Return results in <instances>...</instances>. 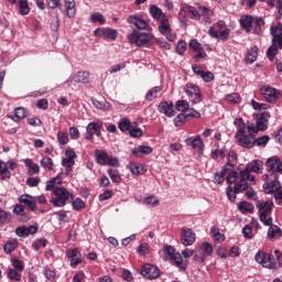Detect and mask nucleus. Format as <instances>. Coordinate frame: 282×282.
<instances>
[{
  "label": "nucleus",
  "mask_w": 282,
  "mask_h": 282,
  "mask_svg": "<svg viewBox=\"0 0 282 282\" xmlns=\"http://www.w3.org/2000/svg\"><path fill=\"white\" fill-rule=\"evenodd\" d=\"M142 204H144L145 206H150L151 208H155V206H160V200L155 198L154 195H151L143 198Z\"/></svg>",
  "instance_id": "nucleus-38"
},
{
  "label": "nucleus",
  "mask_w": 282,
  "mask_h": 282,
  "mask_svg": "<svg viewBox=\"0 0 282 282\" xmlns=\"http://www.w3.org/2000/svg\"><path fill=\"white\" fill-rule=\"evenodd\" d=\"M265 167L270 174H264L265 183L262 188H264L265 193L270 195V193H274V191H279V188H281V182H279V175H282L281 158L276 155L269 158L265 161Z\"/></svg>",
  "instance_id": "nucleus-1"
},
{
  "label": "nucleus",
  "mask_w": 282,
  "mask_h": 282,
  "mask_svg": "<svg viewBox=\"0 0 282 282\" xmlns=\"http://www.w3.org/2000/svg\"><path fill=\"white\" fill-rule=\"evenodd\" d=\"M109 154L105 150H95V160L100 166H107Z\"/></svg>",
  "instance_id": "nucleus-21"
},
{
  "label": "nucleus",
  "mask_w": 282,
  "mask_h": 282,
  "mask_svg": "<svg viewBox=\"0 0 282 282\" xmlns=\"http://www.w3.org/2000/svg\"><path fill=\"white\" fill-rule=\"evenodd\" d=\"M19 10L22 17L30 14V4L28 3V0H19Z\"/></svg>",
  "instance_id": "nucleus-41"
},
{
  "label": "nucleus",
  "mask_w": 282,
  "mask_h": 282,
  "mask_svg": "<svg viewBox=\"0 0 282 282\" xmlns=\"http://www.w3.org/2000/svg\"><path fill=\"white\" fill-rule=\"evenodd\" d=\"M141 274L145 279H149L150 281H153V279H160L161 271L158 267L153 264H145L141 269Z\"/></svg>",
  "instance_id": "nucleus-10"
},
{
  "label": "nucleus",
  "mask_w": 282,
  "mask_h": 282,
  "mask_svg": "<svg viewBox=\"0 0 282 282\" xmlns=\"http://www.w3.org/2000/svg\"><path fill=\"white\" fill-rule=\"evenodd\" d=\"M198 13H200V17L204 18V23H210V17L214 14L213 10L205 6H198Z\"/></svg>",
  "instance_id": "nucleus-27"
},
{
  "label": "nucleus",
  "mask_w": 282,
  "mask_h": 282,
  "mask_svg": "<svg viewBox=\"0 0 282 282\" xmlns=\"http://www.w3.org/2000/svg\"><path fill=\"white\" fill-rule=\"evenodd\" d=\"M7 276L11 281H21V273L15 269H8Z\"/></svg>",
  "instance_id": "nucleus-48"
},
{
  "label": "nucleus",
  "mask_w": 282,
  "mask_h": 282,
  "mask_svg": "<svg viewBox=\"0 0 282 282\" xmlns=\"http://www.w3.org/2000/svg\"><path fill=\"white\" fill-rule=\"evenodd\" d=\"M25 118H28V112H25V108L23 107L15 108V115L14 117H11L14 122H20V120H23Z\"/></svg>",
  "instance_id": "nucleus-35"
},
{
  "label": "nucleus",
  "mask_w": 282,
  "mask_h": 282,
  "mask_svg": "<svg viewBox=\"0 0 282 282\" xmlns=\"http://www.w3.org/2000/svg\"><path fill=\"white\" fill-rule=\"evenodd\" d=\"M253 142H254L256 147L265 148V147H268V142H270V135L264 134L262 137H259V138L254 139Z\"/></svg>",
  "instance_id": "nucleus-42"
},
{
  "label": "nucleus",
  "mask_w": 282,
  "mask_h": 282,
  "mask_svg": "<svg viewBox=\"0 0 282 282\" xmlns=\"http://www.w3.org/2000/svg\"><path fill=\"white\" fill-rule=\"evenodd\" d=\"M57 142L62 147L67 144L69 142V137L67 135V132H58L57 133Z\"/></svg>",
  "instance_id": "nucleus-55"
},
{
  "label": "nucleus",
  "mask_w": 282,
  "mask_h": 282,
  "mask_svg": "<svg viewBox=\"0 0 282 282\" xmlns=\"http://www.w3.org/2000/svg\"><path fill=\"white\" fill-rule=\"evenodd\" d=\"M236 140L243 149H252L254 147L253 134H242L240 137H237Z\"/></svg>",
  "instance_id": "nucleus-15"
},
{
  "label": "nucleus",
  "mask_w": 282,
  "mask_h": 282,
  "mask_svg": "<svg viewBox=\"0 0 282 282\" xmlns=\"http://www.w3.org/2000/svg\"><path fill=\"white\" fill-rule=\"evenodd\" d=\"M176 52L182 56V54H184V52H186V42L184 41H178L177 45H176Z\"/></svg>",
  "instance_id": "nucleus-63"
},
{
  "label": "nucleus",
  "mask_w": 282,
  "mask_h": 282,
  "mask_svg": "<svg viewBox=\"0 0 282 282\" xmlns=\"http://www.w3.org/2000/svg\"><path fill=\"white\" fill-rule=\"evenodd\" d=\"M270 32L272 37L282 36V23L279 22L276 25H272Z\"/></svg>",
  "instance_id": "nucleus-51"
},
{
  "label": "nucleus",
  "mask_w": 282,
  "mask_h": 282,
  "mask_svg": "<svg viewBox=\"0 0 282 282\" xmlns=\"http://www.w3.org/2000/svg\"><path fill=\"white\" fill-rule=\"evenodd\" d=\"M206 256L204 254V252L202 250H196L195 251V254H194V258H193V261L194 263H196L197 265L204 263V261H206Z\"/></svg>",
  "instance_id": "nucleus-43"
},
{
  "label": "nucleus",
  "mask_w": 282,
  "mask_h": 282,
  "mask_svg": "<svg viewBox=\"0 0 282 282\" xmlns=\"http://www.w3.org/2000/svg\"><path fill=\"white\" fill-rule=\"evenodd\" d=\"M195 232L193 231V229L188 228V227H183L182 228V239L181 242L183 243V246H193L195 243Z\"/></svg>",
  "instance_id": "nucleus-12"
},
{
  "label": "nucleus",
  "mask_w": 282,
  "mask_h": 282,
  "mask_svg": "<svg viewBox=\"0 0 282 282\" xmlns=\"http://www.w3.org/2000/svg\"><path fill=\"white\" fill-rule=\"evenodd\" d=\"M185 94L188 96V98L192 99L193 105H199L204 98L202 97V90L199 89V86L188 83L184 87Z\"/></svg>",
  "instance_id": "nucleus-6"
},
{
  "label": "nucleus",
  "mask_w": 282,
  "mask_h": 282,
  "mask_svg": "<svg viewBox=\"0 0 282 282\" xmlns=\"http://www.w3.org/2000/svg\"><path fill=\"white\" fill-rule=\"evenodd\" d=\"M171 259L175 263L176 268H180L182 272L186 270V265H184V258H182V254L180 252H176Z\"/></svg>",
  "instance_id": "nucleus-34"
},
{
  "label": "nucleus",
  "mask_w": 282,
  "mask_h": 282,
  "mask_svg": "<svg viewBox=\"0 0 282 282\" xmlns=\"http://www.w3.org/2000/svg\"><path fill=\"white\" fill-rule=\"evenodd\" d=\"M185 12H187V17L191 18L192 21H199L202 19V14L199 13V7L195 8L187 4V8H185Z\"/></svg>",
  "instance_id": "nucleus-24"
},
{
  "label": "nucleus",
  "mask_w": 282,
  "mask_h": 282,
  "mask_svg": "<svg viewBox=\"0 0 282 282\" xmlns=\"http://www.w3.org/2000/svg\"><path fill=\"white\" fill-rule=\"evenodd\" d=\"M91 102L96 109H99L100 111H109V108L111 107V104H109L107 100H98V99H91Z\"/></svg>",
  "instance_id": "nucleus-32"
},
{
  "label": "nucleus",
  "mask_w": 282,
  "mask_h": 282,
  "mask_svg": "<svg viewBox=\"0 0 282 282\" xmlns=\"http://www.w3.org/2000/svg\"><path fill=\"white\" fill-rule=\"evenodd\" d=\"M20 204H24L32 213H36V199L30 194H23L19 197Z\"/></svg>",
  "instance_id": "nucleus-16"
},
{
  "label": "nucleus",
  "mask_w": 282,
  "mask_h": 282,
  "mask_svg": "<svg viewBox=\"0 0 282 282\" xmlns=\"http://www.w3.org/2000/svg\"><path fill=\"white\" fill-rule=\"evenodd\" d=\"M185 144H192V149H204V141L200 135L194 137V139H186Z\"/></svg>",
  "instance_id": "nucleus-29"
},
{
  "label": "nucleus",
  "mask_w": 282,
  "mask_h": 282,
  "mask_svg": "<svg viewBox=\"0 0 282 282\" xmlns=\"http://www.w3.org/2000/svg\"><path fill=\"white\" fill-rule=\"evenodd\" d=\"M238 210H240V213H242L243 215L248 214V213H254V205L242 200L240 203H238Z\"/></svg>",
  "instance_id": "nucleus-30"
},
{
  "label": "nucleus",
  "mask_w": 282,
  "mask_h": 282,
  "mask_svg": "<svg viewBox=\"0 0 282 282\" xmlns=\"http://www.w3.org/2000/svg\"><path fill=\"white\" fill-rule=\"evenodd\" d=\"M269 230H268V237L270 239H274V237H276V235H281V228H279V226L276 225H269Z\"/></svg>",
  "instance_id": "nucleus-49"
},
{
  "label": "nucleus",
  "mask_w": 282,
  "mask_h": 282,
  "mask_svg": "<svg viewBox=\"0 0 282 282\" xmlns=\"http://www.w3.org/2000/svg\"><path fill=\"white\" fill-rule=\"evenodd\" d=\"M273 47H278V50H282V36L272 37Z\"/></svg>",
  "instance_id": "nucleus-64"
},
{
  "label": "nucleus",
  "mask_w": 282,
  "mask_h": 282,
  "mask_svg": "<svg viewBox=\"0 0 282 282\" xmlns=\"http://www.w3.org/2000/svg\"><path fill=\"white\" fill-rule=\"evenodd\" d=\"M151 153H153V148L149 145H139L132 150L134 158H144V155H151Z\"/></svg>",
  "instance_id": "nucleus-18"
},
{
  "label": "nucleus",
  "mask_w": 282,
  "mask_h": 282,
  "mask_svg": "<svg viewBox=\"0 0 282 282\" xmlns=\"http://www.w3.org/2000/svg\"><path fill=\"white\" fill-rule=\"evenodd\" d=\"M241 191H243V187H238L237 184L234 187L228 186L226 189V195L229 202H235V199H237L238 193H241Z\"/></svg>",
  "instance_id": "nucleus-25"
},
{
  "label": "nucleus",
  "mask_w": 282,
  "mask_h": 282,
  "mask_svg": "<svg viewBox=\"0 0 282 282\" xmlns=\"http://www.w3.org/2000/svg\"><path fill=\"white\" fill-rule=\"evenodd\" d=\"M41 166L47 169L48 171L54 170V161L50 156H45L41 160Z\"/></svg>",
  "instance_id": "nucleus-47"
},
{
  "label": "nucleus",
  "mask_w": 282,
  "mask_h": 282,
  "mask_svg": "<svg viewBox=\"0 0 282 282\" xmlns=\"http://www.w3.org/2000/svg\"><path fill=\"white\" fill-rule=\"evenodd\" d=\"M227 102H239L241 96L238 93H232L226 96Z\"/></svg>",
  "instance_id": "nucleus-60"
},
{
  "label": "nucleus",
  "mask_w": 282,
  "mask_h": 282,
  "mask_svg": "<svg viewBox=\"0 0 282 282\" xmlns=\"http://www.w3.org/2000/svg\"><path fill=\"white\" fill-rule=\"evenodd\" d=\"M176 109L177 111H188L191 109V104H188L186 100H178L176 101Z\"/></svg>",
  "instance_id": "nucleus-52"
},
{
  "label": "nucleus",
  "mask_w": 282,
  "mask_h": 282,
  "mask_svg": "<svg viewBox=\"0 0 282 282\" xmlns=\"http://www.w3.org/2000/svg\"><path fill=\"white\" fill-rule=\"evenodd\" d=\"M12 220V214L8 213L7 210L0 209V226L3 224H9Z\"/></svg>",
  "instance_id": "nucleus-44"
},
{
  "label": "nucleus",
  "mask_w": 282,
  "mask_h": 282,
  "mask_svg": "<svg viewBox=\"0 0 282 282\" xmlns=\"http://www.w3.org/2000/svg\"><path fill=\"white\" fill-rule=\"evenodd\" d=\"M209 36L212 39H219L220 41H230V29L215 30V28H209L208 30Z\"/></svg>",
  "instance_id": "nucleus-14"
},
{
  "label": "nucleus",
  "mask_w": 282,
  "mask_h": 282,
  "mask_svg": "<svg viewBox=\"0 0 282 282\" xmlns=\"http://www.w3.org/2000/svg\"><path fill=\"white\" fill-rule=\"evenodd\" d=\"M128 23H130V25H135L137 30H148V32H151V28L149 26V22L145 21L144 19H141L138 15H130L128 18Z\"/></svg>",
  "instance_id": "nucleus-11"
},
{
  "label": "nucleus",
  "mask_w": 282,
  "mask_h": 282,
  "mask_svg": "<svg viewBox=\"0 0 282 282\" xmlns=\"http://www.w3.org/2000/svg\"><path fill=\"white\" fill-rule=\"evenodd\" d=\"M158 29L160 34L165 36L166 41H169L170 43H173V41H175L176 35L173 32V29H171V24L169 23L167 18H163V20L160 21Z\"/></svg>",
  "instance_id": "nucleus-7"
},
{
  "label": "nucleus",
  "mask_w": 282,
  "mask_h": 282,
  "mask_svg": "<svg viewBox=\"0 0 282 282\" xmlns=\"http://www.w3.org/2000/svg\"><path fill=\"white\" fill-rule=\"evenodd\" d=\"M159 113H163L166 118H173L175 116V106L173 102L161 101L158 106Z\"/></svg>",
  "instance_id": "nucleus-13"
},
{
  "label": "nucleus",
  "mask_w": 282,
  "mask_h": 282,
  "mask_svg": "<svg viewBox=\"0 0 282 282\" xmlns=\"http://www.w3.org/2000/svg\"><path fill=\"white\" fill-rule=\"evenodd\" d=\"M127 39L131 45H135L137 47H147L155 36L151 33L133 29L132 32L127 35Z\"/></svg>",
  "instance_id": "nucleus-3"
},
{
  "label": "nucleus",
  "mask_w": 282,
  "mask_h": 282,
  "mask_svg": "<svg viewBox=\"0 0 282 282\" xmlns=\"http://www.w3.org/2000/svg\"><path fill=\"white\" fill-rule=\"evenodd\" d=\"M263 25H265V20H263V18H256L253 33L261 34Z\"/></svg>",
  "instance_id": "nucleus-46"
},
{
  "label": "nucleus",
  "mask_w": 282,
  "mask_h": 282,
  "mask_svg": "<svg viewBox=\"0 0 282 282\" xmlns=\"http://www.w3.org/2000/svg\"><path fill=\"white\" fill-rule=\"evenodd\" d=\"M259 131H265L268 129L269 121L265 117H259L256 121Z\"/></svg>",
  "instance_id": "nucleus-50"
},
{
  "label": "nucleus",
  "mask_w": 282,
  "mask_h": 282,
  "mask_svg": "<svg viewBox=\"0 0 282 282\" xmlns=\"http://www.w3.org/2000/svg\"><path fill=\"white\" fill-rule=\"evenodd\" d=\"M150 14L155 21H163L166 19V14L162 12V9H160L158 6L152 4L150 7Z\"/></svg>",
  "instance_id": "nucleus-23"
},
{
  "label": "nucleus",
  "mask_w": 282,
  "mask_h": 282,
  "mask_svg": "<svg viewBox=\"0 0 282 282\" xmlns=\"http://www.w3.org/2000/svg\"><path fill=\"white\" fill-rule=\"evenodd\" d=\"M212 160H217V158H226V150H213L210 152Z\"/></svg>",
  "instance_id": "nucleus-59"
},
{
  "label": "nucleus",
  "mask_w": 282,
  "mask_h": 282,
  "mask_svg": "<svg viewBox=\"0 0 282 282\" xmlns=\"http://www.w3.org/2000/svg\"><path fill=\"white\" fill-rule=\"evenodd\" d=\"M257 263L262 264V268H268L269 270H276V262H274V256L265 253L263 251H258L254 256Z\"/></svg>",
  "instance_id": "nucleus-5"
},
{
  "label": "nucleus",
  "mask_w": 282,
  "mask_h": 282,
  "mask_svg": "<svg viewBox=\"0 0 282 282\" xmlns=\"http://www.w3.org/2000/svg\"><path fill=\"white\" fill-rule=\"evenodd\" d=\"M187 119L188 117L186 116V113H178L176 118H174V127H182V124H184Z\"/></svg>",
  "instance_id": "nucleus-53"
},
{
  "label": "nucleus",
  "mask_w": 282,
  "mask_h": 282,
  "mask_svg": "<svg viewBox=\"0 0 282 282\" xmlns=\"http://www.w3.org/2000/svg\"><path fill=\"white\" fill-rule=\"evenodd\" d=\"M12 172H10L8 163L0 161V180H10Z\"/></svg>",
  "instance_id": "nucleus-28"
},
{
  "label": "nucleus",
  "mask_w": 282,
  "mask_h": 282,
  "mask_svg": "<svg viewBox=\"0 0 282 282\" xmlns=\"http://www.w3.org/2000/svg\"><path fill=\"white\" fill-rule=\"evenodd\" d=\"M276 54H279V48L274 45H271L268 50H267V56L269 58V61H274V56H276Z\"/></svg>",
  "instance_id": "nucleus-56"
},
{
  "label": "nucleus",
  "mask_w": 282,
  "mask_h": 282,
  "mask_svg": "<svg viewBox=\"0 0 282 282\" xmlns=\"http://www.w3.org/2000/svg\"><path fill=\"white\" fill-rule=\"evenodd\" d=\"M94 34L95 36H104L105 39H111V41H116V39H118V31L111 29H96Z\"/></svg>",
  "instance_id": "nucleus-17"
},
{
  "label": "nucleus",
  "mask_w": 282,
  "mask_h": 282,
  "mask_svg": "<svg viewBox=\"0 0 282 282\" xmlns=\"http://www.w3.org/2000/svg\"><path fill=\"white\" fill-rule=\"evenodd\" d=\"M260 94L267 102H276L279 98V90L271 86H262L260 88Z\"/></svg>",
  "instance_id": "nucleus-9"
},
{
  "label": "nucleus",
  "mask_w": 282,
  "mask_h": 282,
  "mask_svg": "<svg viewBox=\"0 0 282 282\" xmlns=\"http://www.w3.org/2000/svg\"><path fill=\"white\" fill-rule=\"evenodd\" d=\"M226 180L227 184H235V182L239 180V173H237V171H232L231 173L228 174Z\"/></svg>",
  "instance_id": "nucleus-61"
},
{
  "label": "nucleus",
  "mask_w": 282,
  "mask_h": 282,
  "mask_svg": "<svg viewBox=\"0 0 282 282\" xmlns=\"http://www.w3.org/2000/svg\"><path fill=\"white\" fill-rule=\"evenodd\" d=\"M160 91H162V86L151 88L145 95V100H148V102H153V100L158 98V94H160Z\"/></svg>",
  "instance_id": "nucleus-31"
},
{
  "label": "nucleus",
  "mask_w": 282,
  "mask_h": 282,
  "mask_svg": "<svg viewBox=\"0 0 282 282\" xmlns=\"http://www.w3.org/2000/svg\"><path fill=\"white\" fill-rule=\"evenodd\" d=\"M70 202L75 210H83V208L85 207V202L82 198H76L75 200L73 198V200Z\"/></svg>",
  "instance_id": "nucleus-58"
},
{
  "label": "nucleus",
  "mask_w": 282,
  "mask_h": 282,
  "mask_svg": "<svg viewBox=\"0 0 282 282\" xmlns=\"http://www.w3.org/2000/svg\"><path fill=\"white\" fill-rule=\"evenodd\" d=\"M107 173L110 180L115 182V184H119V182H122V177L120 176V172L118 170L109 169Z\"/></svg>",
  "instance_id": "nucleus-40"
},
{
  "label": "nucleus",
  "mask_w": 282,
  "mask_h": 282,
  "mask_svg": "<svg viewBox=\"0 0 282 282\" xmlns=\"http://www.w3.org/2000/svg\"><path fill=\"white\" fill-rule=\"evenodd\" d=\"M187 4H183L181 7V10L178 12V21L182 23H186L188 20L186 17H188V12L186 11Z\"/></svg>",
  "instance_id": "nucleus-54"
},
{
  "label": "nucleus",
  "mask_w": 282,
  "mask_h": 282,
  "mask_svg": "<svg viewBox=\"0 0 282 282\" xmlns=\"http://www.w3.org/2000/svg\"><path fill=\"white\" fill-rule=\"evenodd\" d=\"M256 206L258 208L260 221L263 223L264 226H272V217H269V215H271L274 209V203L271 200H257Z\"/></svg>",
  "instance_id": "nucleus-4"
},
{
  "label": "nucleus",
  "mask_w": 282,
  "mask_h": 282,
  "mask_svg": "<svg viewBox=\"0 0 282 282\" xmlns=\"http://www.w3.org/2000/svg\"><path fill=\"white\" fill-rule=\"evenodd\" d=\"M252 23H254V18L252 15H242L240 18V25L248 34L252 32Z\"/></svg>",
  "instance_id": "nucleus-19"
},
{
  "label": "nucleus",
  "mask_w": 282,
  "mask_h": 282,
  "mask_svg": "<svg viewBox=\"0 0 282 282\" xmlns=\"http://www.w3.org/2000/svg\"><path fill=\"white\" fill-rule=\"evenodd\" d=\"M102 129V121H93L87 124L86 127V140H94V135H97V138H100L102 133L100 130Z\"/></svg>",
  "instance_id": "nucleus-8"
},
{
  "label": "nucleus",
  "mask_w": 282,
  "mask_h": 282,
  "mask_svg": "<svg viewBox=\"0 0 282 282\" xmlns=\"http://www.w3.org/2000/svg\"><path fill=\"white\" fill-rule=\"evenodd\" d=\"M63 184V177L57 175L46 182L45 191L53 193L55 197L51 198V204L56 208H63L66 206L67 202H74V194L69 193L65 187H58Z\"/></svg>",
  "instance_id": "nucleus-2"
},
{
  "label": "nucleus",
  "mask_w": 282,
  "mask_h": 282,
  "mask_svg": "<svg viewBox=\"0 0 282 282\" xmlns=\"http://www.w3.org/2000/svg\"><path fill=\"white\" fill-rule=\"evenodd\" d=\"M15 235L17 237H28V227L25 226H20L18 228H15Z\"/></svg>",
  "instance_id": "nucleus-62"
},
{
  "label": "nucleus",
  "mask_w": 282,
  "mask_h": 282,
  "mask_svg": "<svg viewBox=\"0 0 282 282\" xmlns=\"http://www.w3.org/2000/svg\"><path fill=\"white\" fill-rule=\"evenodd\" d=\"M74 83H82L83 85H87L89 83V72L79 70L73 76Z\"/></svg>",
  "instance_id": "nucleus-22"
},
{
  "label": "nucleus",
  "mask_w": 282,
  "mask_h": 282,
  "mask_svg": "<svg viewBox=\"0 0 282 282\" xmlns=\"http://www.w3.org/2000/svg\"><path fill=\"white\" fill-rule=\"evenodd\" d=\"M143 133L144 132L142 131V129L135 128L133 126L129 130V134H130L131 138H142Z\"/></svg>",
  "instance_id": "nucleus-57"
},
{
  "label": "nucleus",
  "mask_w": 282,
  "mask_h": 282,
  "mask_svg": "<svg viewBox=\"0 0 282 282\" xmlns=\"http://www.w3.org/2000/svg\"><path fill=\"white\" fill-rule=\"evenodd\" d=\"M64 3L68 19H74L76 17V2L74 0H64Z\"/></svg>",
  "instance_id": "nucleus-26"
},
{
  "label": "nucleus",
  "mask_w": 282,
  "mask_h": 282,
  "mask_svg": "<svg viewBox=\"0 0 282 282\" xmlns=\"http://www.w3.org/2000/svg\"><path fill=\"white\" fill-rule=\"evenodd\" d=\"M198 250H202L203 254L206 256V258L213 257V245L209 242H204Z\"/></svg>",
  "instance_id": "nucleus-45"
},
{
  "label": "nucleus",
  "mask_w": 282,
  "mask_h": 282,
  "mask_svg": "<svg viewBox=\"0 0 282 282\" xmlns=\"http://www.w3.org/2000/svg\"><path fill=\"white\" fill-rule=\"evenodd\" d=\"M263 166V162L254 161L253 163H249L246 169L249 173H262L261 167Z\"/></svg>",
  "instance_id": "nucleus-33"
},
{
  "label": "nucleus",
  "mask_w": 282,
  "mask_h": 282,
  "mask_svg": "<svg viewBox=\"0 0 282 282\" xmlns=\"http://www.w3.org/2000/svg\"><path fill=\"white\" fill-rule=\"evenodd\" d=\"M118 127L120 131L124 132V131H131V128L133 127V124L131 123V120L127 118H121L118 123Z\"/></svg>",
  "instance_id": "nucleus-37"
},
{
  "label": "nucleus",
  "mask_w": 282,
  "mask_h": 282,
  "mask_svg": "<svg viewBox=\"0 0 282 282\" xmlns=\"http://www.w3.org/2000/svg\"><path fill=\"white\" fill-rule=\"evenodd\" d=\"M239 180V183H236L237 187L246 191V188H248V180H250V172L247 170V167L243 171H240Z\"/></svg>",
  "instance_id": "nucleus-20"
},
{
  "label": "nucleus",
  "mask_w": 282,
  "mask_h": 282,
  "mask_svg": "<svg viewBox=\"0 0 282 282\" xmlns=\"http://www.w3.org/2000/svg\"><path fill=\"white\" fill-rule=\"evenodd\" d=\"M257 56H259L258 48H257V46H254L251 48V51H249L247 53L246 62L249 63L250 65H252V63H254V61H257Z\"/></svg>",
  "instance_id": "nucleus-39"
},
{
  "label": "nucleus",
  "mask_w": 282,
  "mask_h": 282,
  "mask_svg": "<svg viewBox=\"0 0 282 282\" xmlns=\"http://www.w3.org/2000/svg\"><path fill=\"white\" fill-rule=\"evenodd\" d=\"M17 246H19V241L17 239H11L4 243L3 250L7 254H11L12 251L17 249Z\"/></svg>",
  "instance_id": "nucleus-36"
}]
</instances>
